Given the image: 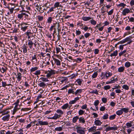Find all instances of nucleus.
I'll list each match as a JSON object with an SVG mask.
<instances>
[{
    "instance_id": "obj_1",
    "label": "nucleus",
    "mask_w": 134,
    "mask_h": 134,
    "mask_svg": "<svg viewBox=\"0 0 134 134\" xmlns=\"http://www.w3.org/2000/svg\"><path fill=\"white\" fill-rule=\"evenodd\" d=\"M26 12L27 13H28L29 12V11H25L24 9H22L21 11H20L19 12V13H20L18 15L17 18L20 19L23 17L24 16V17H25L26 16H28L24 12Z\"/></svg>"
},
{
    "instance_id": "obj_2",
    "label": "nucleus",
    "mask_w": 134,
    "mask_h": 134,
    "mask_svg": "<svg viewBox=\"0 0 134 134\" xmlns=\"http://www.w3.org/2000/svg\"><path fill=\"white\" fill-rule=\"evenodd\" d=\"M56 71L53 70H51L46 71L45 73L47 74L46 76L47 78L50 77L52 75L55 74Z\"/></svg>"
},
{
    "instance_id": "obj_3",
    "label": "nucleus",
    "mask_w": 134,
    "mask_h": 134,
    "mask_svg": "<svg viewBox=\"0 0 134 134\" xmlns=\"http://www.w3.org/2000/svg\"><path fill=\"white\" fill-rule=\"evenodd\" d=\"M25 25H27V24L25 23H22L20 25L21 26V30L25 32L26 31V30L27 29V27L28 26H25Z\"/></svg>"
},
{
    "instance_id": "obj_4",
    "label": "nucleus",
    "mask_w": 134,
    "mask_h": 134,
    "mask_svg": "<svg viewBox=\"0 0 134 134\" xmlns=\"http://www.w3.org/2000/svg\"><path fill=\"white\" fill-rule=\"evenodd\" d=\"M118 129L117 126L116 125H114L113 127H110L109 126L106 128L105 131L107 132L110 130H116Z\"/></svg>"
},
{
    "instance_id": "obj_5",
    "label": "nucleus",
    "mask_w": 134,
    "mask_h": 134,
    "mask_svg": "<svg viewBox=\"0 0 134 134\" xmlns=\"http://www.w3.org/2000/svg\"><path fill=\"white\" fill-rule=\"evenodd\" d=\"M25 34L28 36V39L30 38L32 36V33L31 32V30L30 29L28 30Z\"/></svg>"
},
{
    "instance_id": "obj_6",
    "label": "nucleus",
    "mask_w": 134,
    "mask_h": 134,
    "mask_svg": "<svg viewBox=\"0 0 134 134\" xmlns=\"http://www.w3.org/2000/svg\"><path fill=\"white\" fill-rule=\"evenodd\" d=\"M32 59H30V60L32 62V64H34L37 62V58L36 55H35L33 56H31Z\"/></svg>"
},
{
    "instance_id": "obj_7",
    "label": "nucleus",
    "mask_w": 134,
    "mask_h": 134,
    "mask_svg": "<svg viewBox=\"0 0 134 134\" xmlns=\"http://www.w3.org/2000/svg\"><path fill=\"white\" fill-rule=\"evenodd\" d=\"M53 60L54 62V64L58 66H60L61 65V62L62 60H60L56 58H54Z\"/></svg>"
},
{
    "instance_id": "obj_8",
    "label": "nucleus",
    "mask_w": 134,
    "mask_h": 134,
    "mask_svg": "<svg viewBox=\"0 0 134 134\" xmlns=\"http://www.w3.org/2000/svg\"><path fill=\"white\" fill-rule=\"evenodd\" d=\"M130 10H129L128 8H125L123 10L122 12V14L123 15H126V14L130 12Z\"/></svg>"
},
{
    "instance_id": "obj_9",
    "label": "nucleus",
    "mask_w": 134,
    "mask_h": 134,
    "mask_svg": "<svg viewBox=\"0 0 134 134\" xmlns=\"http://www.w3.org/2000/svg\"><path fill=\"white\" fill-rule=\"evenodd\" d=\"M61 117L60 115H59L57 113H55L54 114V116L52 117H49L48 119H53L54 120H56L57 119Z\"/></svg>"
},
{
    "instance_id": "obj_10",
    "label": "nucleus",
    "mask_w": 134,
    "mask_h": 134,
    "mask_svg": "<svg viewBox=\"0 0 134 134\" xmlns=\"http://www.w3.org/2000/svg\"><path fill=\"white\" fill-rule=\"evenodd\" d=\"M132 38V37L130 36L126 37L124 39L125 42L129 41L127 43V44H130L132 42V41L131 40V38Z\"/></svg>"
},
{
    "instance_id": "obj_11",
    "label": "nucleus",
    "mask_w": 134,
    "mask_h": 134,
    "mask_svg": "<svg viewBox=\"0 0 134 134\" xmlns=\"http://www.w3.org/2000/svg\"><path fill=\"white\" fill-rule=\"evenodd\" d=\"M36 8L37 10L40 12V13H42L44 12L43 10H42V7H41L40 5H38V4L36 5Z\"/></svg>"
},
{
    "instance_id": "obj_12",
    "label": "nucleus",
    "mask_w": 134,
    "mask_h": 134,
    "mask_svg": "<svg viewBox=\"0 0 134 134\" xmlns=\"http://www.w3.org/2000/svg\"><path fill=\"white\" fill-rule=\"evenodd\" d=\"M25 4H26L25 3V0H22V1L20 2V6L23 9H24V7L26 6Z\"/></svg>"
},
{
    "instance_id": "obj_13",
    "label": "nucleus",
    "mask_w": 134,
    "mask_h": 134,
    "mask_svg": "<svg viewBox=\"0 0 134 134\" xmlns=\"http://www.w3.org/2000/svg\"><path fill=\"white\" fill-rule=\"evenodd\" d=\"M64 14V13H63L62 12H60L58 13L57 14L56 16V18L59 17V19H63V18L64 17V16L63 15Z\"/></svg>"
},
{
    "instance_id": "obj_14",
    "label": "nucleus",
    "mask_w": 134,
    "mask_h": 134,
    "mask_svg": "<svg viewBox=\"0 0 134 134\" xmlns=\"http://www.w3.org/2000/svg\"><path fill=\"white\" fill-rule=\"evenodd\" d=\"M54 7L55 8H58V7L62 8L63 6L60 4V2H57L55 3L54 4Z\"/></svg>"
},
{
    "instance_id": "obj_15",
    "label": "nucleus",
    "mask_w": 134,
    "mask_h": 134,
    "mask_svg": "<svg viewBox=\"0 0 134 134\" xmlns=\"http://www.w3.org/2000/svg\"><path fill=\"white\" fill-rule=\"evenodd\" d=\"M10 116L9 114H7L2 117V120L4 121H8L9 120Z\"/></svg>"
},
{
    "instance_id": "obj_16",
    "label": "nucleus",
    "mask_w": 134,
    "mask_h": 134,
    "mask_svg": "<svg viewBox=\"0 0 134 134\" xmlns=\"http://www.w3.org/2000/svg\"><path fill=\"white\" fill-rule=\"evenodd\" d=\"M38 123L40 125H48V122L46 121H38Z\"/></svg>"
},
{
    "instance_id": "obj_17",
    "label": "nucleus",
    "mask_w": 134,
    "mask_h": 134,
    "mask_svg": "<svg viewBox=\"0 0 134 134\" xmlns=\"http://www.w3.org/2000/svg\"><path fill=\"white\" fill-rule=\"evenodd\" d=\"M96 127L93 126L88 129V131L89 132H95L96 131Z\"/></svg>"
},
{
    "instance_id": "obj_18",
    "label": "nucleus",
    "mask_w": 134,
    "mask_h": 134,
    "mask_svg": "<svg viewBox=\"0 0 134 134\" xmlns=\"http://www.w3.org/2000/svg\"><path fill=\"white\" fill-rule=\"evenodd\" d=\"M28 45L30 49H32L33 48V45L34 43L31 40H29L28 41Z\"/></svg>"
},
{
    "instance_id": "obj_19",
    "label": "nucleus",
    "mask_w": 134,
    "mask_h": 134,
    "mask_svg": "<svg viewBox=\"0 0 134 134\" xmlns=\"http://www.w3.org/2000/svg\"><path fill=\"white\" fill-rule=\"evenodd\" d=\"M112 74L109 71H107L105 72V75H106V78L107 79L112 75Z\"/></svg>"
},
{
    "instance_id": "obj_20",
    "label": "nucleus",
    "mask_w": 134,
    "mask_h": 134,
    "mask_svg": "<svg viewBox=\"0 0 134 134\" xmlns=\"http://www.w3.org/2000/svg\"><path fill=\"white\" fill-rule=\"evenodd\" d=\"M82 129H83V128L81 127V129H80L79 130L77 131V133L80 134H85V131L82 130Z\"/></svg>"
},
{
    "instance_id": "obj_21",
    "label": "nucleus",
    "mask_w": 134,
    "mask_h": 134,
    "mask_svg": "<svg viewBox=\"0 0 134 134\" xmlns=\"http://www.w3.org/2000/svg\"><path fill=\"white\" fill-rule=\"evenodd\" d=\"M75 89H70L68 90V94H75V92L74 91L75 90Z\"/></svg>"
},
{
    "instance_id": "obj_22",
    "label": "nucleus",
    "mask_w": 134,
    "mask_h": 134,
    "mask_svg": "<svg viewBox=\"0 0 134 134\" xmlns=\"http://www.w3.org/2000/svg\"><path fill=\"white\" fill-rule=\"evenodd\" d=\"M94 124L97 126L101 125L102 123L100 120H95L94 122Z\"/></svg>"
},
{
    "instance_id": "obj_23",
    "label": "nucleus",
    "mask_w": 134,
    "mask_h": 134,
    "mask_svg": "<svg viewBox=\"0 0 134 134\" xmlns=\"http://www.w3.org/2000/svg\"><path fill=\"white\" fill-rule=\"evenodd\" d=\"M82 81L83 80L82 79H78L76 80L75 82H77L78 85L80 86L82 84Z\"/></svg>"
},
{
    "instance_id": "obj_24",
    "label": "nucleus",
    "mask_w": 134,
    "mask_h": 134,
    "mask_svg": "<svg viewBox=\"0 0 134 134\" xmlns=\"http://www.w3.org/2000/svg\"><path fill=\"white\" fill-rule=\"evenodd\" d=\"M22 49L23 50V52L24 53L27 52V47L25 44L23 46Z\"/></svg>"
},
{
    "instance_id": "obj_25",
    "label": "nucleus",
    "mask_w": 134,
    "mask_h": 134,
    "mask_svg": "<svg viewBox=\"0 0 134 134\" xmlns=\"http://www.w3.org/2000/svg\"><path fill=\"white\" fill-rule=\"evenodd\" d=\"M20 109V108H18V107L15 106L14 107L13 112V115L19 110Z\"/></svg>"
},
{
    "instance_id": "obj_26",
    "label": "nucleus",
    "mask_w": 134,
    "mask_h": 134,
    "mask_svg": "<svg viewBox=\"0 0 134 134\" xmlns=\"http://www.w3.org/2000/svg\"><path fill=\"white\" fill-rule=\"evenodd\" d=\"M125 69V67L124 66H121L118 68V71L119 72H123Z\"/></svg>"
},
{
    "instance_id": "obj_27",
    "label": "nucleus",
    "mask_w": 134,
    "mask_h": 134,
    "mask_svg": "<svg viewBox=\"0 0 134 134\" xmlns=\"http://www.w3.org/2000/svg\"><path fill=\"white\" fill-rule=\"evenodd\" d=\"M17 75V80L18 82H19L21 80L22 77L21 74L19 72L18 73Z\"/></svg>"
},
{
    "instance_id": "obj_28",
    "label": "nucleus",
    "mask_w": 134,
    "mask_h": 134,
    "mask_svg": "<svg viewBox=\"0 0 134 134\" xmlns=\"http://www.w3.org/2000/svg\"><path fill=\"white\" fill-rule=\"evenodd\" d=\"M83 90L81 89L77 90L75 91V94L76 95L79 93H81L82 91Z\"/></svg>"
},
{
    "instance_id": "obj_29",
    "label": "nucleus",
    "mask_w": 134,
    "mask_h": 134,
    "mask_svg": "<svg viewBox=\"0 0 134 134\" xmlns=\"http://www.w3.org/2000/svg\"><path fill=\"white\" fill-rule=\"evenodd\" d=\"M38 69V67L37 66H35L34 67H32L30 70L31 72H34Z\"/></svg>"
},
{
    "instance_id": "obj_30",
    "label": "nucleus",
    "mask_w": 134,
    "mask_h": 134,
    "mask_svg": "<svg viewBox=\"0 0 134 134\" xmlns=\"http://www.w3.org/2000/svg\"><path fill=\"white\" fill-rule=\"evenodd\" d=\"M92 18L90 17L84 16L82 17V19L84 21H87L91 19Z\"/></svg>"
},
{
    "instance_id": "obj_31",
    "label": "nucleus",
    "mask_w": 134,
    "mask_h": 134,
    "mask_svg": "<svg viewBox=\"0 0 134 134\" xmlns=\"http://www.w3.org/2000/svg\"><path fill=\"white\" fill-rule=\"evenodd\" d=\"M118 54V51L117 50H116L115 51H114L113 53L111 54L110 56L112 57L113 56H117Z\"/></svg>"
},
{
    "instance_id": "obj_32",
    "label": "nucleus",
    "mask_w": 134,
    "mask_h": 134,
    "mask_svg": "<svg viewBox=\"0 0 134 134\" xmlns=\"http://www.w3.org/2000/svg\"><path fill=\"white\" fill-rule=\"evenodd\" d=\"M79 121L80 123H84L85 121L84 118L82 117L79 118Z\"/></svg>"
},
{
    "instance_id": "obj_33",
    "label": "nucleus",
    "mask_w": 134,
    "mask_h": 134,
    "mask_svg": "<svg viewBox=\"0 0 134 134\" xmlns=\"http://www.w3.org/2000/svg\"><path fill=\"white\" fill-rule=\"evenodd\" d=\"M56 112L59 114V115H60L61 116V115H63L64 114V112L61 109H58L56 111Z\"/></svg>"
},
{
    "instance_id": "obj_34",
    "label": "nucleus",
    "mask_w": 134,
    "mask_h": 134,
    "mask_svg": "<svg viewBox=\"0 0 134 134\" xmlns=\"http://www.w3.org/2000/svg\"><path fill=\"white\" fill-rule=\"evenodd\" d=\"M38 85L40 87H42L43 88H44L46 86V84L43 82L40 83Z\"/></svg>"
},
{
    "instance_id": "obj_35",
    "label": "nucleus",
    "mask_w": 134,
    "mask_h": 134,
    "mask_svg": "<svg viewBox=\"0 0 134 134\" xmlns=\"http://www.w3.org/2000/svg\"><path fill=\"white\" fill-rule=\"evenodd\" d=\"M121 109L122 112V113H123V112H124L125 113H127L129 112V109L127 108H121Z\"/></svg>"
},
{
    "instance_id": "obj_36",
    "label": "nucleus",
    "mask_w": 134,
    "mask_h": 134,
    "mask_svg": "<svg viewBox=\"0 0 134 134\" xmlns=\"http://www.w3.org/2000/svg\"><path fill=\"white\" fill-rule=\"evenodd\" d=\"M54 27H56L59 30V28L60 26V25L58 22H56L55 24H54Z\"/></svg>"
},
{
    "instance_id": "obj_37",
    "label": "nucleus",
    "mask_w": 134,
    "mask_h": 134,
    "mask_svg": "<svg viewBox=\"0 0 134 134\" xmlns=\"http://www.w3.org/2000/svg\"><path fill=\"white\" fill-rule=\"evenodd\" d=\"M0 69L1 72L2 73H4L7 70V68L5 67H2L0 68Z\"/></svg>"
},
{
    "instance_id": "obj_38",
    "label": "nucleus",
    "mask_w": 134,
    "mask_h": 134,
    "mask_svg": "<svg viewBox=\"0 0 134 134\" xmlns=\"http://www.w3.org/2000/svg\"><path fill=\"white\" fill-rule=\"evenodd\" d=\"M111 83H115L118 80L117 79H114V77H112L110 80Z\"/></svg>"
},
{
    "instance_id": "obj_39",
    "label": "nucleus",
    "mask_w": 134,
    "mask_h": 134,
    "mask_svg": "<svg viewBox=\"0 0 134 134\" xmlns=\"http://www.w3.org/2000/svg\"><path fill=\"white\" fill-rule=\"evenodd\" d=\"M63 126L62 127H56L55 129V130L57 131H61L63 130Z\"/></svg>"
},
{
    "instance_id": "obj_40",
    "label": "nucleus",
    "mask_w": 134,
    "mask_h": 134,
    "mask_svg": "<svg viewBox=\"0 0 134 134\" xmlns=\"http://www.w3.org/2000/svg\"><path fill=\"white\" fill-rule=\"evenodd\" d=\"M10 85H11V84H7L5 82L2 81V86L3 87H5L6 86H9Z\"/></svg>"
},
{
    "instance_id": "obj_41",
    "label": "nucleus",
    "mask_w": 134,
    "mask_h": 134,
    "mask_svg": "<svg viewBox=\"0 0 134 134\" xmlns=\"http://www.w3.org/2000/svg\"><path fill=\"white\" fill-rule=\"evenodd\" d=\"M69 105L68 103H67L66 104H64V105H63L62 107V108L63 109H66L68 107Z\"/></svg>"
},
{
    "instance_id": "obj_42",
    "label": "nucleus",
    "mask_w": 134,
    "mask_h": 134,
    "mask_svg": "<svg viewBox=\"0 0 134 134\" xmlns=\"http://www.w3.org/2000/svg\"><path fill=\"white\" fill-rule=\"evenodd\" d=\"M126 6V4L125 3H121L117 5L118 7H122L123 8Z\"/></svg>"
},
{
    "instance_id": "obj_43",
    "label": "nucleus",
    "mask_w": 134,
    "mask_h": 134,
    "mask_svg": "<svg viewBox=\"0 0 134 134\" xmlns=\"http://www.w3.org/2000/svg\"><path fill=\"white\" fill-rule=\"evenodd\" d=\"M78 119H79L78 116H76L74 117L72 119L73 122L74 123H75Z\"/></svg>"
},
{
    "instance_id": "obj_44",
    "label": "nucleus",
    "mask_w": 134,
    "mask_h": 134,
    "mask_svg": "<svg viewBox=\"0 0 134 134\" xmlns=\"http://www.w3.org/2000/svg\"><path fill=\"white\" fill-rule=\"evenodd\" d=\"M116 114L117 115L119 116L121 115L122 114V112L121 109L116 111Z\"/></svg>"
},
{
    "instance_id": "obj_45",
    "label": "nucleus",
    "mask_w": 134,
    "mask_h": 134,
    "mask_svg": "<svg viewBox=\"0 0 134 134\" xmlns=\"http://www.w3.org/2000/svg\"><path fill=\"white\" fill-rule=\"evenodd\" d=\"M131 63L129 62H126L125 64V66L127 68L131 66Z\"/></svg>"
},
{
    "instance_id": "obj_46",
    "label": "nucleus",
    "mask_w": 134,
    "mask_h": 134,
    "mask_svg": "<svg viewBox=\"0 0 134 134\" xmlns=\"http://www.w3.org/2000/svg\"><path fill=\"white\" fill-rule=\"evenodd\" d=\"M9 112V111L6 110H3L2 112V115H3L8 114Z\"/></svg>"
},
{
    "instance_id": "obj_47",
    "label": "nucleus",
    "mask_w": 134,
    "mask_h": 134,
    "mask_svg": "<svg viewBox=\"0 0 134 134\" xmlns=\"http://www.w3.org/2000/svg\"><path fill=\"white\" fill-rule=\"evenodd\" d=\"M116 116V115L115 114L111 115L109 117V119L110 120H113L115 118Z\"/></svg>"
},
{
    "instance_id": "obj_48",
    "label": "nucleus",
    "mask_w": 134,
    "mask_h": 134,
    "mask_svg": "<svg viewBox=\"0 0 134 134\" xmlns=\"http://www.w3.org/2000/svg\"><path fill=\"white\" fill-rule=\"evenodd\" d=\"M40 79L43 81L48 82L49 81L48 79L46 78L41 77Z\"/></svg>"
},
{
    "instance_id": "obj_49",
    "label": "nucleus",
    "mask_w": 134,
    "mask_h": 134,
    "mask_svg": "<svg viewBox=\"0 0 134 134\" xmlns=\"http://www.w3.org/2000/svg\"><path fill=\"white\" fill-rule=\"evenodd\" d=\"M108 114H105L104 115L102 118L104 120L107 119L108 118Z\"/></svg>"
},
{
    "instance_id": "obj_50",
    "label": "nucleus",
    "mask_w": 134,
    "mask_h": 134,
    "mask_svg": "<svg viewBox=\"0 0 134 134\" xmlns=\"http://www.w3.org/2000/svg\"><path fill=\"white\" fill-rule=\"evenodd\" d=\"M132 122H127L126 124L127 128H129L132 126Z\"/></svg>"
},
{
    "instance_id": "obj_51",
    "label": "nucleus",
    "mask_w": 134,
    "mask_h": 134,
    "mask_svg": "<svg viewBox=\"0 0 134 134\" xmlns=\"http://www.w3.org/2000/svg\"><path fill=\"white\" fill-rule=\"evenodd\" d=\"M41 71L40 70H36L35 73H34V74L35 75H39L41 74Z\"/></svg>"
},
{
    "instance_id": "obj_52",
    "label": "nucleus",
    "mask_w": 134,
    "mask_h": 134,
    "mask_svg": "<svg viewBox=\"0 0 134 134\" xmlns=\"http://www.w3.org/2000/svg\"><path fill=\"white\" fill-rule=\"evenodd\" d=\"M126 52V50H124L122 51L121 52L119 53V56L120 57L122 55L125 54Z\"/></svg>"
},
{
    "instance_id": "obj_53",
    "label": "nucleus",
    "mask_w": 134,
    "mask_h": 134,
    "mask_svg": "<svg viewBox=\"0 0 134 134\" xmlns=\"http://www.w3.org/2000/svg\"><path fill=\"white\" fill-rule=\"evenodd\" d=\"M114 11V9H112L109 12L108 11V10H107V12L108 15H111L113 13Z\"/></svg>"
},
{
    "instance_id": "obj_54",
    "label": "nucleus",
    "mask_w": 134,
    "mask_h": 134,
    "mask_svg": "<svg viewBox=\"0 0 134 134\" xmlns=\"http://www.w3.org/2000/svg\"><path fill=\"white\" fill-rule=\"evenodd\" d=\"M90 21L91 24L93 25H95L96 24V21L93 19L91 20Z\"/></svg>"
},
{
    "instance_id": "obj_55",
    "label": "nucleus",
    "mask_w": 134,
    "mask_h": 134,
    "mask_svg": "<svg viewBox=\"0 0 134 134\" xmlns=\"http://www.w3.org/2000/svg\"><path fill=\"white\" fill-rule=\"evenodd\" d=\"M98 75V73L97 71L96 72H95L93 74L92 76V78H94L97 77Z\"/></svg>"
},
{
    "instance_id": "obj_56",
    "label": "nucleus",
    "mask_w": 134,
    "mask_h": 134,
    "mask_svg": "<svg viewBox=\"0 0 134 134\" xmlns=\"http://www.w3.org/2000/svg\"><path fill=\"white\" fill-rule=\"evenodd\" d=\"M37 19L39 21H41L43 20V17L42 16H37Z\"/></svg>"
},
{
    "instance_id": "obj_57",
    "label": "nucleus",
    "mask_w": 134,
    "mask_h": 134,
    "mask_svg": "<svg viewBox=\"0 0 134 134\" xmlns=\"http://www.w3.org/2000/svg\"><path fill=\"white\" fill-rule=\"evenodd\" d=\"M52 21V18L51 17H49L47 19V23L48 24L51 23Z\"/></svg>"
},
{
    "instance_id": "obj_58",
    "label": "nucleus",
    "mask_w": 134,
    "mask_h": 134,
    "mask_svg": "<svg viewBox=\"0 0 134 134\" xmlns=\"http://www.w3.org/2000/svg\"><path fill=\"white\" fill-rule=\"evenodd\" d=\"M122 87L123 88L126 90H128L129 89V87L127 85H124Z\"/></svg>"
},
{
    "instance_id": "obj_59",
    "label": "nucleus",
    "mask_w": 134,
    "mask_h": 134,
    "mask_svg": "<svg viewBox=\"0 0 134 134\" xmlns=\"http://www.w3.org/2000/svg\"><path fill=\"white\" fill-rule=\"evenodd\" d=\"M104 88L105 90H107L110 88V86L109 85H106L104 86Z\"/></svg>"
},
{
    "instance_id": "obj_60",
    "label": "nucleus",
    "mask_w": 134,
    "mask_h": 134,
    "mask_svg": "<svg viewBox=\"0 0 134 134\" xmlns=\"http://www.w3.org/2000/svg\"><path fill=\"white\" fill-rule=\"evenodd\" d=\"M84 111L83 110L80 109L79 111V115H81L83 114L84 113Z\"/></svg>"
},
{
    "instance_id": "obj_61",
    "label": "nucleus",
    "mask_w": 134,
    "mask_h": 134,
    "mask_svg": "<svg viewBox=\"0 0 134 134\" xmlns=\"http://www.w3.org/2000/svg\"><path fill=\"white\" fill-rule=\"evenodd\" d=\"M128 18L129 19V21H130L131 22H134V18L133 17H131L130 18H129V16H128Z\"/></svg>"
},
{
    "instance_id": "obj_62",
    "label": "nucleus",
    "mask_w": 134,
    "mask_h": 134,
    "mask_svg": "<svg viewBox=\"0 0 134 134\" xmlns=\"http://www.w3.org/2000/svg\"><path fill=\"white\" fill-rule=\"evenodd\" d=\"M19 99H17L16 102L14 103V104L15 105V106L16 107H18L19 105Z\"/></svg>"
},
{
    "instance_id": "obj_63",
    "label": "nucleus",
    "mask_w": 134,
    "mask_h": 134,
    "mask_svg": "<svg viewBox=\"0 0 134 134\" xmlns=\"http://www.w3.org/2000/svg\"><path fill=\"white\" fill-rule=\"evenodd\" d=\"M30 110V109L28 108H22L21 110L23 111H27Z\"/></svg>"
},
{
    "instance_id": "obj_64",
    "label": "nucleus",
    "mask_w": 134,
    "mask_h": 134,
    "mask_svg": "<svg viewBox=\"0 0 134 134\" xmlns=\"http://www.w3.org/2000/svg\"><path fill=\"white\" fill-rule=\"evenodd\" d=\"M99 103V102L98 100H97L94 102V105L95 106H97Z\"/></svg>"
}]
</instances>
